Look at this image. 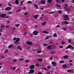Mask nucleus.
Returning a JSON list of instances; mask_svg holds the SVG:
<instances>
[{"label": "nucleus", "instance_id": "1", "mask_svg": "<svg viewBox=\"0 0 74 74\" xmlns=\"http://www.w3.org/2000/svg\"><path fill=\"white\" fill-rule=\"evenodd\" d=\"M74 49V47H73V46H71L70 45H69L66 48V49Z\"/></svg>", "mask_w": 74, "mask_h": 74}, {"label": "nucleus", "instance_id": "2", "mask_svg": "<svg viewBox=\"0 0 74 74\" xmlns=\"http://www.w3.org/2000/svg\"><path fill=\"white\" fill-rule=\"evenodd\" d=\"M35 66V65H30V66L29 67V68L30 70H32V69H34Z\"/></svg>", "mask_w": 74, "mask_h": 74}, {"label": "nucleus", "instance_id": "3", "mask_svg": "<svg viewBox=\"0 0 74 74\" xmlns=\"http://www.w3.org/2000/svg\"><path fill=\"white\" fill-rule=\"evenodd\" d=\"M64 20H67V19L69 18V16L66 15H64Z\"/></svg>", "mask_w": 74, "mask_h": 74}, {"label": "nucleus", "instance_id": "4", "mask_svg": "<svg viewBox=\"0 0 74 74\" xmlns=\"http://www.w3.org/2000/svg\"><path fill=\"white\" fill-rule=\"evenodd\" d=\"M34 34L35 35V36H36V35H37L38 33V31L36 30L34 31L33 32Z\"/></svg>", "mask_w": 74, "mask_h": 74}, {"label": "nucleus", "instance_id": "5", "mask_svg": "<svg viewBox=\"0 0 74 74\" xmlns=\"http://www.w3.org/2000/svg\"><path fill=\"white\" fill-rule=\"evenodd\" d=\"M7 14H0V17L1 18H3L4 16H6Z\"/></svg>", "mask_w": 74, "mask_h": 74}, {"label": "nucleus", "instance_id": "6", "mask_svg": "<svg viewBox=\"0 0 74 74\" xmlns=\"http://www.w3.org/2000/svg\"><path fill=\"white\" fill-rule=\"evenodd\" d=\"M34 72V70H33L32 69L30 70L29 71V72H28V74H32V73H33Z\"/></svg>", "mask_w": 74, "mask_h": 74}, {"label": "nucleus", "instance_id": "7", "mask_svg": "<svg viewBox=\"0 0 74 74\" xmlns=\"http://www.w3.org/2000/svg\"><path fill=\"white\" fill-rule=\"evenodd\" d=\"M11 8L9 7H8L7 8L5 9V10H6L7 11H10L11 10Z\"/></svg>", "mask_w": 74, "mask_h": 74}, {"label": "nucleus", "instance_id": "8", "mask_svg": "<svg viewBox=\"0 0 74 74\" xmlns=\"http://www.w3.org/2000/svg\"><path fill=\"white\" fill-rule=\"evenodd\" d=\"M19 41V38H18L17 39V40H16V41L14 42V43H15V44H17V42H18Z\"/></svg>", "mask_w": 74, "mask_h": 74}, {"label": "nucleus", "instance_id": "9", "mask_svg": "<svg viewBox=\"0 0 74 74\" xmlns=\"http://www.w3.org/2000/svg\"><path fill=\"white\" fill-rule=\"evenodd\" d=\"M41 3L42 4H43V5H44L45 4V1L44 0H42L41 1Z\"/></svg>", "mask_w": 74, "mask_h": 74}, {"label": "nucleus", "instance_id": "10", "mask_svg": "<svg viewBox=\"0 0 74 74\" xmlns=\"http://www.w3.org/2000/svg\"><path fill=\"white\" fill-rule=\"evenodd\" d=\"M56 62H54L53 61H52V64L53 65V66H56Z\"/></svg>", "mask_w": 74, "mask_h": 74}, {"label": "nucleus", "instance_id": "11", "mask_svg": "<svg viewBox=\"0 0 74 74\" xmlns=\"http://www.w3.org/2000/svg\"><path fill=\"white\" fill-rule=\"evenodd\" d=\"M26 43L28 45H32V43L29 41L26 42Z\"/></svg>", "mask_w": 74, "mask_h": 74}, {"label": "nucleus", "instance_id": "12", "mask_svg": "<svg viewBox=\"0 0 74 74\" xmlns=\"http://www.w3.org/2000/svg\"><path fill=\"white\" fill-rule=\"evenodd\" d=\"M63 58H64V59H67L68 58H69V56H68L65 55V56H64L63 57Z\"/></svg>", "mask_w": 74, "mask_h": 74}, {"label": "nucleus", "instance_id": "13", "mask_svg": "<svg viewBox=\"0 0 74 74\" xmlns=\"http://www.w3.org/2000/svg\"><path fill=\"white\" fill-rule=\"evenodd\" d=\"M42 33H45V34H49V32L47 31H44L42 32Z\"/></svg>", "mask_w": 74, "mask_h": 74}, {"label": "nucleus", "instance_id": "14", "mask_svg": "<svg viewBox=\"0 0 74 74\" xmlns=\"http://www.w3.org/2000/svg\"><path fill=\"white\" fill-rule=\"evenodd\" d=\"M34 6L36 8V9H38V6L36 4H34Z\"/></svg>", "mask_w": 74, "mask_h": 74}, {"label": "nucleus", "instance_id": "15", "mask_svg": "<svg viewBox=\"0 0 74 74\" xmlns=\"http://www.w3.org/2000/svg\"><path fill=\"white\" fill-rule=\"evenodd\" d=\"M51 47H52V46H51V45L48 46L47 47V49H50L51 48Z\"/></svg>", "mask_w": 74, "mask_h": 74}, {"label": "nucleus", "instance_id": "16", "mask_svg": "<svg viewBox=\"0 0 74 74\" xmlns=\"http://www.w3.org/2000/svg\"><path fill=\"white\" fill-rule=\"evenodd\" d=\"M17 49H19V50H20V51H21V50H22V48L21 47L19 46H18L17 47Z\"/></svg>", "mask_w": 74, "mask_h": 74}, {"label": "nucleus", "instance_id": "17", "mask_svg": "<svg viewBox=\"0 0 74 74\" xmlns=\"http://www.w3.org/2000/svg\"><path fill=\"white\" fill-rule=\"evenodd\" d=\"M15 3L16 4H19V1L18 0H15Z\"/></svg>", "mask_w": 74, "mask_h": 74}, {"label": "nucleus", "instance_id": "18", "mask_svg": "<svg viewBox=\"0 0 74 74\" xmlns=\"http://www.w3.org/2000/svg\"><path fill=\"white\" fill-rule=\"evenodd\" d=\"M67 72H68V73H70V72H73V70H68L67 71Z\"/></svg>", "mask_w": 74, "mask_h": 74}, {"label": "nucleus", "instance_id": "19", "mask_svg": "<svg viewBox=\"0 0 74 74\" xmlns=\"http://www.w3.org/2000/svg\"><path fill=\"white\" fill-rule=\"evenodd\" d=\"M62 23L64 24H66V25H67L69 24L68 22L67 21H65L64 22H62Z\"/></svg>", "mask_w": 74, "mask_h": 74}, {"label": "nucleus", "instance_id": "20", "mask_svg": "<svg viewBox=\"0 0 74 74\" xmlns=\"http://www.w3.org/2000/svg\"><path fill=\"white\" fill-rule=\"evenodd\" d=\"M33 16H34V15ZM38 15L37 14L36 15L34 16V18H35L36 19L37 18H38Z\"/></svg>", "mask_w": 74, "mask_h": 74}, {"label": "nucleus", "instance_id": "21", "mask_svg": "<svg viewBox=\"0 0 74 74\" xmlns=\"http://www.w3.org/2000/svg\"><path fill=\"white\" fill-rule=\"evenodd\" d=\"M38 60L39 62H42V59L41 58H39L38 59Z\"/></svg>", "mask_w": 74, "mask_h": 74}, {"label": "nucleus", "instance_id": "22", "mask_svg": "<svg viewBox=\"0 0 74 74\" xmlns=\"http://www.w3.org/2000/svg\"><path fill=\"white\" fill-rule=\"evenodd\" d=\"M67 65L64 64H63L62 65V67H63V68H65L66 67H67Z\"/></svg>", "mask_w": 74, "mask_h": 74}, {"label": "nucleus", "instance_id": "23", "mask_svg": "<svg viewBox=\"0 0 74 74\" xmlns=\"http://www.w3.org/2000/svg\"><path fill=\"white\" fill-rule=\"evenodd\" d=\"M52 0H48V2H49V3H52Z\"/></svg>", "mask_w": 74, "mask_h": 74}, {"label": "nucleus", "instance_id": "24", "mask_svg": "<svg viewBox=\"0 0 74 74\" xmlns=\"http://www.w3.org/2000/svg\"><path fill=\"white\" fill-rule=\"evenodd\" d=\"M56 6H57V7H58V8H60V7H61V6L59 5H58L57 4H56Z\"/></svg>", "mask_w": 74, "mask_h": 74}, {"label": "nucleus", "instance_id": "25", "mask_svg": "<svg viewBox=\"0 0 74 74\" xmlns=\"http://www.w3.org/2000/svg\"><path fill=\"white\" fill-rule=\"evenodd\" d=\"M56 2L57 3H60L61 1L60 0H57Z\"/></svg>", "mask_w": 74, "mask_h": 74}, {"label": "nucleus", "instance_id": "26", "mask_svg": "<svg viewBox=\"0 0 74 74\" xmlns=\"http://www.w3.org/2000/svg\"><path fill=\"white\" fill-rule=\"evenodd\" d=\"M46 23V22H45L43 23H42V25H43V26H44V25H45V23Z\"/></svg>", "mask_w": 74, "mask_h": 74}, {"label": "nucleus", "instance_id": "27", "mask_svg": "<svg viewBox=\"0 0 74 74\" xmlns=\"http://www.w3.org/2000/svg\"><path fill=\"white\" fill-rule=\"evenodd\" d=\"M64 61L63 60H62V61H59V62L60 63H64Z\"/></svg>", "mask_w": 74, "mask_h": 74}, {"label": "nucleus", "instance_id": "28", "mask_svg": "<svg viewBox=\"0 0 74 74\" xmlns=\"http://www.w3.org/2000/svg\"><path fill=\"white\" fill-rule=\"evenodd\" d=\"M53 36L54 37H57V35H56V34H54L53 35Z\"/></svg>", "mask_w": 74, "mask_h": 74}, {"label": "nucleus", "instance_id": "29", "mask_svg": "<svg viewBox=\"0 0 74 74\" xmlns=\"http://www.w3.org/2000/svg\"><path fill=\"white\" fill-rule=\"evenodd\" d=\"M15 26H16V27H18V26H19V24H16L15 25Z\"/></svg>", "mask_w": 74, "mask_h": 74}, {"label": "nucleus", "instance_id": "30", "mask_svg": "<svg viewBox=\"0 0 74 74\" xmlns=\"http://www.w3.org/2000/svg\"><path fill=\"white\" fill-rule=\"evenodd\" d=\"M50 53H51V54H54L55 53V51H53V52H51Z\"/></svg>", "mask_w": 74, "mask_h": 74}, {"label": "nucleus", "instance_id": "31", "mask_svg": "<svg viewBox=\"0 0 74 74\" xmlns=\"http://www.w3.org/2000/svg\"><path fill=\"white\" fill-rule=\"evenodd\" d=\"M12 47H13V46H12V45H10L9 46H8V48H12Z\"/></svg>", "mask_w": 74, "mask_h": 74}, {"label": "nucleus", "instance_id": "32", "mask_svg": "<svg viewBox=\"0 0 74 74\" xmlns=\"http://www.w3.org/2000/svg\"><path fill=\"white\" fill-rule=\"evenodd\" d=\"M62 11L61 10H59L58 11V13L59 14H62Z\"/></svg>", "mask_w": 74, "mask_h": 74}, {"label": "nucleus", "instance_id": "33", "mask_svg": "<svg viewBox=\"0 0 74 74\" xmlns=\"http://www.w3.org/2000/svg\"><path fill=\"white\" fill-rule=\"evenodd\" d=\"M68 41L69 42V43H70L71 42V40L70 39H69V40Z\"/></svg>", "mask_w": 74, "mask_h": 74}, {"label": "nucleus", "instance_id": "34", "mask_svg": "<svg viewBox=\"0 0 74 74\" xmlns=\"http://www.w3.org/2000/svg\"><path fill=\"white\" fill-rule=\"evenodd\" d=\"M25 62H26V63H29V60H26L25 61Z\"/></svg>", "mask_w": 74, "mask_h": 74}, {"label": "nucleus", "instance_id": "35", "mask_svg": "<svg viewBox=\"0 0 74 74\" xmlns=\"http://www.w3.org/2000/svg\"><path fill=\"white\" fill-rule=\"evenodd\" d=\"M1 28H3L4 27V26L2 25L1 26Z\"/></svg>", "mask_w": 74, "mask_h": 74}, {"label": "nucleus", "instance_id": "36", "mask_svg": "<svg viewBox=\"0 0 74 74\" xmlns=\"http://www.w3.org/2000/svg\"><path fill=\"white\" fill-rule=\"evenodd\" d=\"M8 52V50H6L4 52L5 53H7Z\"/></svg>", "mask_w": 74, "mask_h": 74}, {"label": "nucleus", "instance_id": "37", "mask_svg": "<svg viewBox=\"0 0 74 74\" xmlns=\"http://www.w3.org/2000/svg\"><path fill=\"white\" fill-rule=\"evenodd\" d=\"M10 27V26H5V27H6V28H8Z\"/></svg>", "mask_w": 74, "mask_h": 74}, {"label": "nucleus", "instance_id": "38", "mask_svg": "<svg viewBox=\"0 0 74 74\" xmlns=\"http://www.w3.org/2000/svg\"><path fill=\"white\" fill-rule=\"evenodd\" d=\"M55 13V12H49V14H54V13Z\"/></svg>", "mask_w": 74, "mask_h": 74}, {"label": "nucleus", "instance_id": "39", "mask_svg": "<svg viewBox=\"0 0 74 74\" xmlns=\"http://www.w3.org/2000/svg\"><path fill=\"white\" fill-rule=\"evenodd\" d=\"M63 45H64V44H65V42H62L61 43Z\"/></svg>", "mask_w": 74, "mask_h": 74}, {"label": "nucleus", "instance_id": "40", "mask_svg": "<svg viewBox=\"0 0 74 74\" xmlns=\"http://www.w3.org/2000/svg\"><path fill=\"white\" fill-rule=\"evenodd\" d=\"M18 38H14L13 39V41H15V40H17V39H18Z\"/></svg>", "mask_w": 74, "mask_h": 74}, {"label": "nucleus", "instance_id": "41", "mask_svg": "<svg viewBox=\"0 0 74 74\" xmlns=\"http://www.w3.org/2000/svg\"><path fill=\"white\" fill-rule=\"evenodd\" d=\"M27 3H28V4H30V3H32V2L31 1H28V2Z\"/></svg>", "mask_w": 74, "mask_h": 74}, {"label": "nucleus", "instance_id": "42", "mask_svg": "<svg viewBox=\"0 0 74 74\" xmlns=\"http://www.w3.org/2000/svg\"><path fill=\"white\" fill-rule=\"evenodd\" d=\"M59 47L60 48H63V46H60Z\"/></svg>", "mask_w": 74, "mask_h": 74}, {"label": "nucleus", "instance_id": "43", "mask_svg": "<svg viewBox=\"0 0 74 74\" xmlns=\"http://www.w3.org/2000/svg\"><path fill=\"white\" fill-rule=\"evenodd\" d=\"M63 30L65 31H66V27L63 28Z\"/></svg>", "mask_w": 74, "mask_h": 74}, {"label": "nucleus", "instance_id": "44", "mask_svg": "<svg viewBox=\"0 0 74 74\" xmlns=\"http://www.w3.org/2000/svg\"><path fill=\"white\" fill-rule=\"evenodd\" d=\"M24 59L23 58H21L19 59L20 61H22V60H23Z\"/></svg>", "mask_w": 74, "mask_h": 74}, {"label": "nucleus", "instance_id": "45", "mask_svg": "<svg viewBox=\"0 0 74 74\" xmlns=\"http://www.w3.org/2000/svg\"><path fill=\"white\" fill-rule=\"evenodd\" d=\"M47 69H49L51 68V66H47Z\"/></svg>", "mask_w": 74, "mask_h": 74}, {"label": "nucleus", "instance_id": "46", "mask_svg": "<svg viewBox=\"0 0 74 74\" xmlns=\"http://www.w3.org/2000/svg\"><path fill=\"white\" fill-rule=\"evenodd\" d=\"M21 11H22V10H18L17 11V12H20Z\"/></svg>", "mask_w": 74, "mask_h": 74}, {"label": "nucleus", "instance_id": "47", "mask_svg": "<svg viewBox=\"0 0 74 74\" xmlns=\"http://www.w3.org/2000/svg\"><path fill=\"white\" fill-rule=\"evenodd\" d=\"M64 8H65V10H66V11H67L68 10V8L66 7H64Z\"/></svg>", "mask_w": 74, "mask_h": 74}, {"label": "nucleus", "instance_id": "48", "mask_svg": "<svg viewBox=\"0 0 74 74\" xmlns=\"http://www.w3.org/2000/svg\"><path fill=\"white\" fill-rule=\"evenodd\" d=\"M43 70H47V69L45 68H44L42 69Z\"/></svg>", "mask_w": 74, "mask_h": 74}, {"label": "nucleus", "instance_id": "49", "mask_svg": "<svg viewBox=\"0 0 74 74\" xmlns=\"http://www.w3.org/2000/svg\"><path fill=\"white\" fill-rule=\"evenodd\" d=\"M3 32V29L1 28L0 29V32Z\"/></svg>", "mask_w": 74, "mask_h": 74}, {"label": "nucleus", "instance_id": "50", "mask_svg": "<svg viewBox=\"0 0 74 74\" xmlns=\"http://www.w3.org/2000/svg\"><path fill=\"white\" fill-rule=\"evenodd\" d=\"M13 62H16V61H17V60L13 59Z\"/></svg>", "mask_w": 74, "mask_h": 74}, {"label": "nucleus", "instance_id": "51", "mask_svg": "<svg viewBox=\"0 0 74 74\" xmlns=\"http://www.w3.org/2000/svg\"><path fill=\"white\" fill-rule=\"evenodd\" d=\"M70 66H73V64L72 63H70L69 64Z\"/></svg>", "mask_w": 74, "mask_h": 74}, {"label": "nucleus", "instance_id": "52", "mask_svg": "<svg viewBox=\"0 0 74 74\" xmlns=\"http://www.w3.org/2000/svg\"><path fill=\"white\" fill-rule=\"evenodd\" d=\"M41 51H38L37 52L38 53H41Z\"/></svg>", "mask_w": 74, "mask_h": 74}, {"label": "nucleus", "instance_id": "53", "mask_svg": "<svg viewBox=\"0 0 74 74\" xmlns=\"http://www.w3.org/2000/svg\"><path fill=\"white\" fill-rule=\"evenodd\" d=\"M44 46H47L48 45V44H44Z\"/></svg>", "mask_w": 74, "mask_h": 74}, {"label": "nucleus", "instance_id": "54", "mask_svg": "<svg viewBox=\"0 0 74 74\" xmlns=\"http://www.w3.org/2000/svg\"><path fill=\"white\" fill-rule=\"evenodd\" d=\"M67 11H71V9H68Z\"/></svg>", "mask_w": 74, "mask_h": 74}, {"label": "nucleus", "instance_id": "55", "mask_svg": "<svg viewBox=\"0 0 74 74\" xmlns=\"http://www.w3.org/2000/svg\"><path fill=\"white\" fill-rule=\"evenodd\" d=\"M27 15V12L25 13L24 14V15Z\"/></svg>", "mask_w": 74, "mask_h": 74}, {"label": "nucleus", "instance_id": "56", "mask_svg": "<svg viewBox=\"0 0 74 74\" xmlns=\"http://www.w3.org/2000/svg\"><path fill=\"white\" fill-rule=\"evenodd\" d=\"M40 8L41 10H44V8Z\"/></svg>", "mask_w": 74, "mask_h": 74}, {"label": "nucleus", "instance_id": "57", "mask_svg": "<svg viewBox=\"0 0 74 74\" xmlns=\"http://www.w3.org/2000/svg\"><path fill=\"white\" fill-rule=\"evenodd\" d=\"M36 66H39V64H38V63H37V64H36Z\"/></svg>", "mask_w": 74, "mask_h": 74}, {"label": "nucleus", "instance_id": "58", "mask_svg": "<svg viewBox=\"0 0 74 74\" xmlns=\"http://www.w3.org/2000/svg\"><path fill=\"white\" fill-rule=\"evenodd\" d=\"M6 22H7L8 23H10V21L8 20V21H6Z\"/></svg>", "mask_w": 74, "mask_h": 74}, {"label": "nucleus", "instance_id": "59", "mask_svg": "<svg viewBox=\"0 0 74 74\" xmlns=\"http://www.w3.org/2000/svg\"><path fill=\"white\" fill-rule=\"evenodd\" d=\"M15 69H16V67H14L12 69L13 70H15Z\"/></svg>", "mask_w": 74, "mask_h": 74}, {"label": "nucleus", "instance_id": "60", "mask_svg": "<svg viewBox=\"0 0 74 74\" xmlns=\"http://www.w3.org/2000/svg\"><path fill=\"white\" fill-rule=\"evenodd\" d=\"M65 5L66 7H68V5H67V4H65Z\"/></svg>", "mask_w": 74, "mask_h": 74}, {"label": "nucleus", "instance_id": "61", "mask_svg": "<svg viewBox=\"0 0 74 74\" xmlns=\"http://www.w3.org/2000/svg\"><path fill=\"white\" fill-rule=\"evenodd\" d=\"M3 18H9V17H8V16L5 17V16H3Z\"/></svg>", "mask_w": 74, "mask_h": 74}, {"label": "nucleus", "instance_id": "62", "mask_svg": "<svg viewBox=\"0 0 74 74\" xmlns=\"http://www.w3.org/2000/svg\"><path fill=\"white\" fill-rule=\"evenodd\" d=\"M60 27V25H57L56 26L57 27Z\"/></svg>", "mask_w": 74, "mask_h": 74}, {"label": "nucleus", "instance_id": "63", "mask_svg": "<svg viewBox=\"0 0 74 74\" xmlns=\"http://www.w3.org/2000/svg\"><path fill=\"white\" fill-rule=\"evenodd\" d=\"M8 5H9V6H10L11 7L12 6V5H11L10 4H8Z\"/></svg>", "mask_w": 74, "mask_h": 74}, {"label": "nucleus", "instance_id": "64", "mask_svg": "<svg viewBox=\"0 0 74 74\" xmlns=\"http://www.w3.org/2000/svg\"><path fill=\"white\" fill-rule=\"evenodd\" d=\"M52 59H53V58H52V57H51L50 58V60H52Z\"/></svg>", "mask_w": 74, "mask_h": 74}]
</instances>
